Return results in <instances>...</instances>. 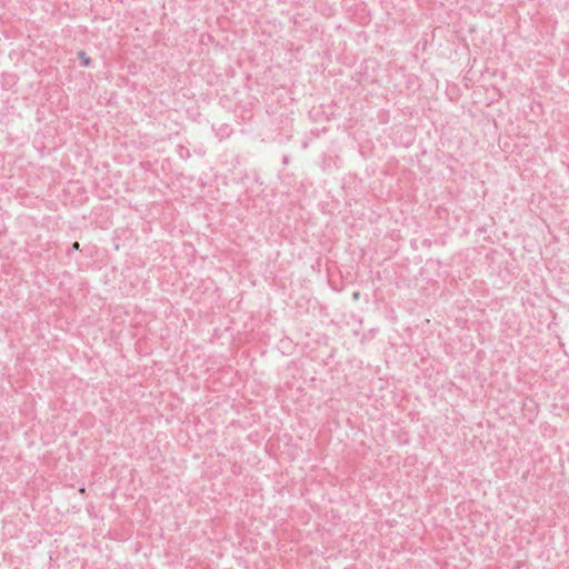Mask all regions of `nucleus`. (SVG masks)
Segmentation results:
<instances>
[{
    "mask_svg": "<svg viewBox=\"0 0 569 569\" xmlns=\"http://www.w3.org/2000/svg\"><path fill=\"white\" fill-rule=\"evenodd\" d=\"M177 153H178L179 158L182 160H187L191 157L190 150L182 144H179L177 147Z\"/></svg>",
    "mask_w": 569,
    "mask_h": 569,
    "instance_id": "obj_1",
    "label": "nucleus"
},
{
    "mask_svg": "<svg viewBox=\"0 0 569 569\" xmlns=\"http://www.w3.org/2000/svg\"><path fill=\"white\" fill-rule=\"evenodd\" d=\"M78 59L80 60V64L82 67H90L91 66V59L87 56L84 51L78 52Z\"/></svg>",
    "mask_w": 569,
    "mask_h": 569,
    "instance_id": "obj_2",
    "label": "nucleus"
},
{
    "mask_svg": "<svg viewBox=\"0 0 569 569\" xmlns=\"http://www.w3.org/2000/svg\"><path fill=\"white\" fill-rule=\"evenodd\" d=\"M79 247H80V246H79V243H78V242H73V243L68 248V250H67V254H68L69 257H71V254L73 253V251L79 250Z\"/></svg>",
    "mask_w": 569,
    "mask_h": 569,
    "instance_id": "obj_3",
    "label": "nucleus"
},
{
    "mask_svg": "<svg viewBox=\"0 0 569 569\" xmlns=\"http://www.w3.org/2000/svg\"><path fill=\"white\" fill-rule=\"evenodd\" d=\"M282 163L288 164L289 163V156H283Z\"/></svg>",
    "mask_w": 569,
    "mask_h": 569,
    "instance_id": "obj_4",
    "label": "nucleus"
}]
</instances>
